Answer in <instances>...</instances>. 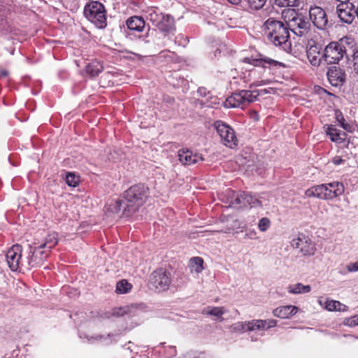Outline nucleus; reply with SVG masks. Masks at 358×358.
<instances>
[{
    "label": "nucleus",
    "mask_w": 358,
    "mask_h": 358,
    "mask_svg": "<svg viewBox=\"0 0 358 358\" xmlns=\"http://www.w3.org/2000/svg\"><path fill=\"white\" fill-rule=\"evenodd\" d=\"M132 286L126 280H122L117 283L116 292L119 294H124L128 292Z\"/></svg>",
    "instance_id": "obj_31"
},
{
    "label": "nucleus",
    "mask_w": 358,
    "mask_h": 358,
    "mask_svg": "<svg viewBox=\"0 0 358 358\" xmlns=\"http://www.w3.org/2000/svg\"><path fill=\"white\" fill-rule=\"evenodd\" d=\"M343 162V159L340 157H335L333 159V163L336 165H338Z\"/></svg>",
    "instance_id": "obj_44"
},
{
    "label": "nucleus",
    "mask_w": 358,
    "mask_h": 358,
    "mask_svg": "<svg viewBox=\"0 0 358 358\" xmlns=\"http://www.w3.org/2000/svg\"><path fill=\"white\" fill-rule=\"evenodd\" d=\"M150 282L156 289L159 291L166 290L171 282L170 273L164 268H159L151 274Z\"/></svg>",
    "instance_id": "obj_6"
},
{
    "label": "nucleus",
    "mask_w": 358,
    "mask_h": 358,
    "mask_svg": "<svg viewBox=\"0 0 358 358\" xmlns=\"http://www.w3.org/2000/svg\"><path fill=\"white\" fill-rule=\"evenodd\" d=\"M355 71L358 73V49L354 50L352 56Z\"/></svg>",
    "instance_id": "obj_41"
},
{
    "label": "nucleus",
    "mask_w": 358,
    "mask_h": 358,
    "mask_svg": "<svg viewBox=\"0 0 358 358\" xmlns=\"http://www.w3.org/2000/svg\"><path fill=\"white\" fill-rule=\"evenodd\" d=\"M346 306L342 304L338 301H330L327 302L326 308L328 310H338V311H344L345 310Z\"/></svg>",
    "instance_id": "obj_30"
},
{
    "label": "nucleus",
    "mask_w": 358,
    "mask_h": 358,
    "mask_svg": "<svg viewBox=\"0 0 358 358\" xmlns=\"http://www.w3.org/2000/svg\"><path fill=\"white\" fill-rule=\"evenodd\" d=\"M300 13L294 8L284 9L282 12V17L289 27L292 21L295 20Z\"/></svg>",
    "instance_id": "obj_24"
},
{
    "label": "nucleus",
    "mask_w": 358,
    "mask_h": 358,
    "mask_svg": "<svg viewBox=\"0 0 358 358\" xmlns=\"http://www.w3.org/2000/svg\"><path fill=\"white\" fill-rule=\"evenodd\" d=\"M354 324V325H358V317L356 318V319H352V321H351V324Z\"/></svg>",
    "instance_id": "obj_48"
},
{
    "label": "nucleus",
    "mask_w": 358,
    "mask_h": 358,
    "mask_svg": "<svg viewBox=\"0 0 358 358\" xmlns=\"http://www.w3.org/2000/svg\"><path fill=\"white\" fill-rule=\"evenodd\" d=\"M58 243V237L57 234L56 233H52L48 234L43 241L40 242L39 240L35 239V241L34 242V245H38V247L35 246L37 248H48L49 250H51Z\"/></svg>",
    "instance_id": "obj_18"
},
{
    "label": "nucleus",
    "mask_w": 358,
    "mask_h": 358,
    "mask_svg": "<svg viewBox=\"0 0 358 358\" xmlns=\"http://www.w3.org/2000/svg\"><path fill=\"white\" fill-rule=\"evenodd\" d=\"M103 67L101 63L94 61L86 66V73L91 77L96 76L103 70Z\"/></svg>",
    "instance_id": "obj_25"
},
{
    "label": "nucleus",
    "mask_w": 358,
    "mask_h": 358,
    "mask_svg": "<svg viewBox=\"0 0 358 358\" xmlns=\"http://www.w3.org/2000/svg\"><path fill=\"white\" fill-rule=\"evenodd\" d=\"M231 198L233 199L230 201V206L242 208L250 205L252 208L254 197L250 194L246 192L235 194L234 192H232Z\"/></svg>",
    "instance_id": "obj_16"
},
{
    "label": "nucleus",
    "mask_w": 358,
    "mask_h": 358,
    "mask_svg": "<svg viewBox=\"0 0 358 358\" xmlns=\"http://www.w3.org/2000/svg\"><path fill=\"white\" fill-rule=\"evenodd\" d=\"M148 19L152 23V24L157 27L161 20H163V14L157 13L156 10H151L148 13Z\"/></svg>",
    "instance_id": "obj_33"
},
{
    "label": "nucleus",
    "mask_w": 358,
    "mask_h": 358,
    "mask_svg": "<svg viewBox=\"0 0 358 358\" xmlns=\"http://www.w3.org/2000/svg\"><path fill=\"white\" fill-rule=\"evenodd\" d=\"M127 25L131 30L141 31L145 27V21L141 17L133 16L127 20Z\"/></svg>",
    "instance_id": "obj_22"
},
{
    "label": "nucleus",
    "mask_w": 358,
    "mask_h": 358,
    "mask_svg": "<svg viewBox=\"0 0 358 358\" xmlns=\"http://www.w3.org/2000/svg\"><path fill=\"white\" fill-rule=\"evenodd\" d=\"M347 270L349 272L358 271V262L355 263H350L347 266Z\"/></svg>",
    "instance_id": "obj_43"
},
{
    "label": "nucleus",
    "mask_w": 358,
    "mask_h": 358,
    "mask_svg": "<svg viewBox=\"0 0 358 358\" xmlns=\"http://www.w3.org/2000/svg\"><path fill=\"white\" fill-rule=\"evenodd\" d=\"M259 207L262 210V213L270 214L274 212V206L270 202V200L266 196H261L259 198H255L252 204V208ZM264 213H262V215Z\"/></svg>",
    "instance_id": "obj_17"
},
{
    "label": "nucleus",
    "mask_w": 358,
    "mask_h": 358,
    "mask_svg": "<svg viewBox=\"0 0 358 358\" xmlns=\"http://www.w3.org/2000/svg\"><path fill=\"white\" fill-rule=\"evenodd\" d=\"M348 38H342L338 41L329 43L322 50V59L324 60V64H335L343 58L346 55L345 45L349 43Z\"/></svg>",
    "instance_id": "obj_4"
},
{
    "label": "nucleus",
    "mask_w": 358,
    "mask_h": 358,
    "mask_svg": "<svg viewBox=\"0 0 358 358\" xmlns=\"http://www.w3.org/2000/svg\"><path fill=\"white\" fill-rule=\"evenodd\" d=\"M327 134L331 138V140L334 142H342L345 140L346 134L343 131H338V129L334 127L332 125H329L327 129Z\"/></svg>",
    "instance_id": "obj_23"
},
{
    "label": "nucleus",
    "mask_w": 358,
    "mask_h": 358,
    "mask_svg": "<svg viewBox=\"0 0 358 358\" xmlns=\"http://www.w3.org/2000/svg\"><path fill=\"white\" fill-rule=\"evenodd\" d=\"M178 156L180 162L184 165L199 164L204 160V158L201 155L193 154L189 150H180Z\"/></svg>",
    "instance_id": "obj_15"
},
{
    "label": "nucleus",
    "mask_w": 358,
    "mask_h": 358,
    "mask_svg": "<svg viewBox=\"0 0 358 358\" xmlns=\"http://www.w3.org/2000/svg\"><path fill=\"white\" fill-rule=\"evenodd\" d=\"M148 194L149 188L143 184L131 187L124 192L122 198L116 201L115 212L118 213L122 209V215L129 216L144 203Z\"/></svg>",
    "instance_id": "obj_1"
},
{
    "label": "nucleus",
    "mask_w": 358,
    "mask_h": 358,
    "mask_svg": "<svg viewBox=\"0 0 358 358\" xmlns=\"http://www.w3.org/2000/svg\"><path fill=\"white\" fill-rule=\"evenodd\" d=\"M141 305L132 304L131 306H128L124 308H120L118 310L115 311L113 313L114 315L117 316H123L125 314H131L134 313V311L139 307Z\"/></svg>",
    "instance_id": "obj_29"
},
{
    "label": "nucleus",
    "mask_w": 358,
    "mask_h": 358,
    "mask_svg": "<svg viewBox=\"0 0 358 358\" xmlns=\"http://www.w3.org/2000/svg\"><path fill=\"white\" fill-rule=\"evenodd\" d=\"M225 313L224 307H213L209 310L206 311L207 315L221 317Z\"/></svg>",
    "instance_id": "obj_37"
},
{
    "label": "nucleus",
    "mask_w": 358,
    "mask_h": 358,
    "mask_svg": "<svg viewBox=\"0 0 358 358\" xmlns=\"http://www.w3.org/2000/svg\"><path fill=\"white\" fill-rule=\"evenodd\" d=\"M231 332L244 331L243 322H236L230 327Z\"/></svg>",
    "instance_id": "obj_40"
},
{
    "label": "nucleus",
    "mask_w": 358,
    "mask_h": 358,
    "mask_svg": "<svg viewBox=\"0 0 358 358\" xmlns=\"http://www.w3.org/2000/svg\"><path fill=\"white\" fill-rule=\"evenodd\" d=\"M224 106L227 108H243L244 103L241 92H235L231 96L228 97L224 102Z\"/></svg>",
    "instance_id": "obj_20"
},
{
    "label": "nucleus",
    "mask_w": 358,
    "mask_h": 358,
    "mask_svg": "<svg viewBox=\"0 0 358 358\" xmlns=\"http://www.w3.org/2000/svg\"><path fill=\"white\" fill-rule=\"evenodd\" d=\"M255 115H254V117H256V116H258V115H257V113L256 112L255 113Z\"/></svg>",
    "instance_id": "obj_51"
},
{
    "label": "nucleus",
    "mask_w": 358,
    "mask_h": 358,
    "mask_svg": "<svg viewBox=\"0 0 358 358\" xmlns=\"http://www.w3.org/2000/svg\"><path fill=\"white\" fill-rule=\"evenodd\" d=\"M105 13L103 5L96 1L87 4L84 9L85 16L100 29L106 27L107 24Z\"/></svg>",
    "instance_id": "obj_5"
},
{
    "label": "nucleus",
    "mask_w": 358,
    "mask_h": 358,
    "mask_svg": "<svg viewBox=\"0 0 358 358\" xmlns=\"http://www.w3.org/2000/svg\"><path fill=\"white\" fill-rule=\"evenodd\" d=\"M191 263L192 264V268H194V271L196 273H199L202 271V269H203L202 264L203 263L202 258L199 257H194L191 259Z\"/></svg>",
    "instance_id": "obj_35"
},
{
    "label": "nucleus",
    "mask_w": 358,
    "mask_h": 358,
    "mask_svg": "<svg viewBox=\"0 0 358 358\" xmlns=\"http://www.w3.org/2000/svg\"><path fill=\"white\" fill-rule=\"evenodd\" d=\"M251 8L259 10L266 3V0H247Z\"/></svg>",
    "instance_id": "obj_38"
},
{
    "label": "nucleus",
    "mask_w": 358,
    "mask_h": 358,
    "mask_svg": "<svg viewBox=\"0 0 358 358\" xmlns=\"http://www.w3.org/2000/svg\"><path fill=\"white\" fill-rule=\"evenodd\" d=\"M297 312V307L294 306H280L275 308L273 313V315L280 318H287L294 315Z\"/></svg>",
    "instance_id": "obj_19"
},
{
    "label": "nucleus",
    "mask_w": 358,
    "mask_h": 358,
    "mask_svg": "<svg viewBox=\"0 0 358 358\" xmlns=\"http://www.w3.org/2000/svg\"><path fill=\"white\" fill-rule=\"evenodd\" d=\"M327 77L331 85L341 87L345 81L346 74L341 68L332 66L328 70Z\"/></svg>",
    "instance_id": "obj_13"
},
{
    "label": "nucleus",
    "mask_w": 358,
    "mask_h": 358,
    "mask_svg": "<svg viewBox=\"0 0 358 358\" xmlns=\"http://www.w3.org/2000/svg\"><path fill=\"white\" fill-rule=\"evenodd\" d=\"M310 19L313 24L320 29H324L328 24L326 12L319 6L311 7L309 10Z\"/></svg>",
    "instance_id": "obj_11"
},
{
    "label": "nucleus",
    "mask_w": 358,
    "mask_h": 358,
    "mask_svg": "<svg viewBox=\"0 0 358 358\" xmlns=\"http://www.w3.org/2000/svg\"><path fill=\"white\" fill-rule=\"evenodd\" d=\"M271 226V221L267 217H262L258 223V229L259 231H266Z\"/></svg>",
    "instance_id": "obj_39"
},
{
    "label": "nucleus",
    "mask_w": 358,
    "mask_h": 358,
    "mask_svg": "<svg viewBox=\"0 0 358 358\" xmlns=\"http://www.w3.org/2000/svg\"><path fill=\"white\" fill-rule=\"evenodd\" d=\"M43 253H44V252H41L40 255L42 256Z\"/></svg>",
    "instance_id": "obj_53"
},
{
    "label": "nucleus",
    "mask_w": 358,
    "mask_h": 358,
    "mask_svg": "<svg viewBox=\"0 0 358 358\" xmlns=\"http://www.w3.org/2000/svg\"><path fill=\"white\" fill-rule=\"evenodd\" d=\"M8 75V72L6 70H2L1 71V76H7Z\"/></svg>",
    "instance_id": "obj_47"
},
{
    "label": "nucleus",
    "mask_w": 358,
    "mask_h": 358,
    "mask_svg": "<svg viewBox=\"0 0 358 358\" xmlns=\"http://www.w3.org/2000/svg\"><path fill=\"white\" fill-rule=\"evenodd\" d=\"M291 245L299 250L303 256H311L315 254V246L310 239L305 235L301 234L296 238L292 239Z\"/></svg>",
    "instance_id": "obj_7"
},
{
    "label": "nucleus",
    "mask_w": 358,
    "mask_h": 358,
    "mask_svg": "<svg viewBox=\"0 0 358 358\" xmlns=\"http://www.w3.org/2000/svg\"><path fill=\"white\" fill-rule=\"evenodd\" d=\"M29 248L31 250L30 252L32 253V255L26 260H21L22 247L20 245H14L7 251L6 255V262L12 271H15L20 267L29 269L36 267L41 264V261L43 258L41 257L38 259L37 255H35L36 248L34 247L33 248L31 245H29Z\"/></svg>",
    "instance_id": "obj_2"
},
{
    "label": "nucleus",
    "mask_w": 358,
    "mask_h": 358,
    "mask_svg": "<svg viewBox=\"0 0 358 358\" xmlns=\"http://www.w3.org/2000/svg\"><path fill=\"white\" fill-rule=\"evenodd\" d=\"M274 3L279 7H297L300 4L299 0H274Z\"/></svg>",
    "instance_id": "obj_32"
},
{
    "label": "nucleus",
    "mask_w": 358,
    "mask_h": 358,
    "mask_svg": "<svg viewBox=\"0 0 358 358\" xmlns=\"http://www.w3.org/2000/svg\"><path fill=\"white\" fill-rule=\"evenodd\" d=\"M289 293L293 294H299L303 293H308L311 290L310 285H303L301 283H297L294 285H290L287 288Z\"/></svg>",
    "instance_id": "obj_26"
},
{
    "label": "nucleus",
    "mask_w": 358,
    "mask_h": 358,
    "mask_svg": "<svg viewBox=\"0 0 358 358\" xmlns=\"http://www.w3.org/2000/svg\"><path fill=\"white\" fill-rule=\"evenodd\" d=\"M308 197H317L320 199H332L331 192L325 184L317 185L308 189L306 192Z\"/></svg>",
    "instance_id": "obj_14"
},
{
    "label": "nucleus",
    "mask_w": 358,
    "mask_h": 358,
    "mask_svg": "<svg viewBox=\"0 0 358 358\" xmlns=\"http://www.w3.org/2000/svg\"><path fill=\"white\" fill-rule=\"evenodd\" d=\"M337 119L339 122H341V120H339V117H337Z\"/></svg>",
    "instance_id": "obj_54"
},
{
    "label": "nucleus",
    "mask_w": 358,
    "mask_h": 358,
    "mask_svg": "<svg viewBox=\"0 0 358 358\" xmlns=\"http://www.w3.org/2000/svg\"><path fill=\"white\" fill-rule=\"evenodd\" d=\"M218 318H219L220 321H222L224 320L222 316H221V317H218Z\"/></svg>",
    "instance_id": "obj_49"
},
{
    "label": "nucleus",
    "mask_w": 358,
    "mask_h": 358,
    "mask_svg": "<svg viewBox=\"0 0 358 358\" xmlns=\"http://www.w3.org/2000/svg\"><path fill=\"white\" fill-rule=\"evenodd\" d=\"M265 326L264 323V320H252L250 322V326L248 327L249 331H255V330H264Z\"/></svg>",
    "instance_id": "obj_34"
},
{
    "label": "nucleus",
    "mask_w": 358,
    "mask_h": 358,
    "mask_svg": "<svg viewBox=\"0 0 358 358\" xmlns=\"http://www.w3.org/2000/svg\"><path fill=\"white\" fill-rule=\"evenodd\" d=\"M322 46L316 44L314 41L308 42V47L307 49V57L310 63L315 66H319L324 64V60L322 59Z\"/></svg>",
    "instance_id": "obj_10"
},
{
    "label": "nucleus",
    "mask_w": 358,
    "mask_h": 358,
    "mask_svg": "<svg viewBox=\"0 0 358 358\" xmlns=\"http://www.w3.org/2000/svg\"><path fill=\"white\" fill-rule=\"evenodd\" d=\"M264 27L268 39L274 45H281L287 41L289 31L283 22L269 18L265 22Z\"/></svg>",
    "instance_id": "obj_3"
},
{
    "label": "nucleus",
    "mask_w": 358,
    "mask_h": 358,
    "mask_svg": "<svg viewBox=\"0 0 358 358\" xmlns=\"http://www.w3.org/2000/svg\"><path fill=\"white\" fill-rule=\"evenodd\" d=\"M157 27L163 32H169L174 29V20L169 15H163V20H161Z\"/></svg>",
    "instance_id": "obj_21"
},
{
    "label": "nucleus",
    "mask_w": 358,
    "mask_h": 358,
    "mask_svg": "<svg viewBox=\"0 0 358 358\" xmlns=\"http://www.w3.org/2000/svg\"><path fill=\"white\" fill-rule=\"evenodd\" d=\"M336 13L342 22L351 24L356 17V7L352 2L340 3L336 7Z\"/></svg>",
    "instance_id": "obj_9"
},
{
    "label": "nucleus",
    "mask_w": 358,
    "mask_h": 358,
    "mask_svg": "<svg viewBox=\"0 0 358 358\" xmlns=\"http://www.w3.org/2000/svg\"><path fill=\"white\" fill-rule=\"evenodd\" d=\"M265 329H268L271 327H275L277 324V321L275 320H264Z\"/></svg>",
    "instance_id": "obj_42"
},
{
    "label": "nucleus",
    "mask_w": 358,
    "mask_h": 358,
    "mask_svg": "<svg viewBox=\"0 0 358 358\" xmlns=\"http://www.w3.org/2000/svg\"><path fill=\"white\" fill-rule=\"evenodd\" d=\"M227 1L234 5H238L241 2V0H227Z\"/></svg>",
    "instance_id": "obj_45"
},
{
    "label": "nucleus",
    "mask_w": 358,
    "mask_h": 358,
    "mask_svg": "<svg viewBox=\"0 0 358 358\" xmlns=\"http://www.w3.org/2000/svg\"><path fill=\"white\" fill-rule=\"evenodd\" d=\"M241 94L243 96V101L244 103V106L246 103H250L255 101L257 96L259 95V92L257 90L255 91H250V90H241Z\"/></svg>",
    "instance_id": "obj_28"
},
{
    "label": "nucleus",
    "mask_w": 358,
    "mask_h": 358,
    "mask_svg": "<svg viewBox=\"0 0 358 358\" xmlns=\"http://www.w3.org/2000/svg\"><path fill=\"white\" fill-rule=\"evenodd\" d=\"M243 326H244V331H249L248 327H250V322H243Z\"/></svg>",
    "instance_id": "obj_46"
},
{
    "label": "nucleus",
    "mask_w": 358,
    "mask_h": 358,
    "mask_svg": "<svg viewBox=\"0 0 358 358\" xmlns=\"http://www.w3.org/2000/svg\"><path fill=\"white\" fill-rule=\"evenodd\" d=\"M341 124H342V127L345 129V125L344 124V123L342 122Z\"/></svg>",
    "instance_id": "obj_50"
},
{
    "label": "nucleus",
    "mask_w": 358,
    "mask_h": 358,
    "mask_svg": "<svg viewBox=\"0 0 358 358\" xmlns=\"http://www.w3.org/2000/svg\"><path fill=\"white\" fill-rule=\"evenodd\" d=\"M326 185L329 187V190L331 192L332 199L341 195L344 192V187L341 182H334Z\"/></svg>",
    "instance_id": "obj_27"
},
{
    "label": "nucleus",
    "mask_w": 358,
    "mask_h": 358,
    "mask_svg": "<svg viewBox=\"0 0 358 358\" xmlns=\"http://www.w3.org/2000/svg\"><path fill=\"white\" fill-rule=\"evenodd\" d=\"M255 115H254V117H256V116H258V115H257V113L256 112L255 113Z\"/></svg>",
    "instance_id": "obj_52"
},
{
    "label": "nucleus",
    "mask_w": 358,
    "mask_h": 358,
    "mask_svg": "<svg viewBox=\"0 0 358 358\" xmlns=\"http://www.w3.org/2000/svg\"><path fill=\"white\" fill-rule=\"evenodd\" d=\"M287 28L296 35L301 36L308 33L310 28V23L306 20V17L300 13L297 17L291 22Z\"/></svg>",
    "instance_id": "obj_12"
},
{
    "label": "nucleus",
    "mask_w": 358,
    "mask_h": 358,
    "mask_svg": "<svg viewBox=\"0 0 358 358\" xmlns=\"http://www.w3.org/2000/svg\"><path fill=\"white\" fill-rule=\"evenodd\" d=\"M79 177L74 173H69L66 176V182L71 187H76L79 182Z\"/></svg>",
    "instance_id": "obj_36"
},
{
    "label": "nucleus",
    "mask_w": 358,
    "mask_h": 358,
    "mask_svg": "<svg viewBox=\"0 0 358 358\" xmlns=\"http://www.w3.org/2000/svg\"><path fill=\"white\" fill-rule=\"evenodd\" d=\"M215 127L225 145L231 148L236 145L237 139L232 128L220 121L215 123Z\"/></svg>",
    "instance_id": "obj_8"
}]
</instances>
